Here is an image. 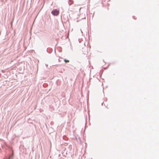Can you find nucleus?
<instances>
[{"label":"nucleus","mask_w":159,"mask_h":159,"mask_svg":"<svg viewBox=\"0 0 159 159\" xmlns=\"http://www.w3.org/2000/svg\"><path fill=\"white\" fill-rule=\"evenodd\" d=\"M59 11L56 10H53L52 11V13L54 15L57 16L59 14Z\"/></svg>","instance_id":"1"},{"label":"nucleus","mask_w":159,"mask_h":159,"mask_svg":"<svg viewBox=\"0 0 159 159\" xmlns=\"http://www.w3.org/2000/svg\"><path fill=\"white\" fill-rule=\"evenodd\" d=\"M64 61L66 63L69 62V60L66 59H64Z\"/></svg>","instance_id":"2"}]
</instances>
